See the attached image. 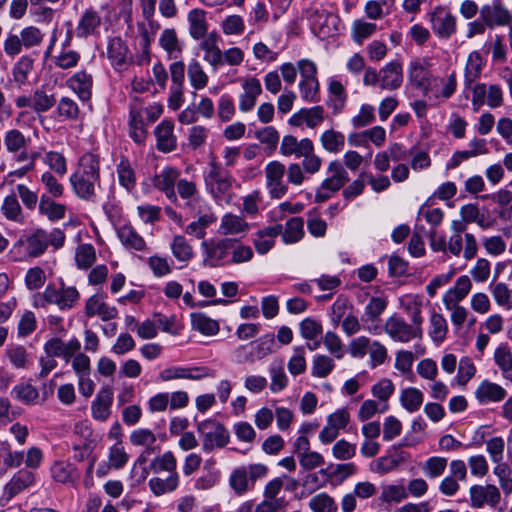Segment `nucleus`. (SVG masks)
Returning <instances> with one entry per match:
<instances>
[{
	"label": "nucleus",
	"mask_w": 512,
	"mask_h": 512,
	"mask_svg": "<svg viewBox=\"0 0 512 512\" xmlns=\"http://www.w3.org/2000/svg\"><path fill=\"white\" fill-rule=\"evenodd\" d=\"M325 120V110L322 106H313L310 108H302L294 113L290 119L291 126L299 127L305 124L308 128H315Z\"/></svg>",
	"instance_id": "nucleus-18"
},
{
	"label": "nucleus",
	"mask_w": 512,
	"mask_h": 512,
	"mask_svg": "<svg viewBox=\"0 0 512 512\" xmlns=\"http://www.w3.org/2000/svg\"><path fill=\"white\" fill-rule=\"evenodd\" d=\"M424 400L423 393L415 387L404 389L400 395V403L402 407L410 413L420 409Z\"/></svg>",
	"instance_id": "nucleus-48"
},
{
	"label": "nucleus",
	"mask_w": 512,
	"mask_h": 512,
	"mask_svg": "<svg viewBox=\"0 0 512 512\" xmlns=\"http://www.w3.org/2000/svg\"><path fill=\"white\" fill-rule=\"evenodd\" d=\"M197 431L202 438L204 452H211L215 448H223L230 440L229 431L221 423L212 419L199 422Z\"/></svg>",
	"instance_id": "nucleus-7"
},
{
	"label": "nucleus",
	"mask_w": 512,
	"mask_h": 512,
	"mask_svg": "<svg viewBox=\"0 0 512 512\" xmlns=\"http://www.w3.org/2000/svg\"><path fill=\"white\" fill-rule=\"evenodd\" d=\"M447 467V459L444 457H430L422 466V471L426 477L433 479L440 477Z\"/></svg>",
	"instance_id": "nucleus-62"
},
{
	"label": "nucleus",
	"mask_w": 512,
	"mask_h": 512,
	"mask_svg": "<svg viewBox=\"0 0 512 512\" xmlns=\"http://www.w3.org/2000/svg\"><path fill=\"white\" fill-rule=\"evenodd\" d=\"M491 294L499 306L508 310L512 308V293L507 284L498 282L491 286Z\"/></svg>",
	"instance_id": "nucleus-64"
},
{
	"label": "nucleus",
	"mask_w": 512,
	"mask_h": 512,
	"mask_svg": "<svg viewBox=\"0 0 512 512\" xmlns=\"http://www.w3.org/2000/svg\"><path fill=\"white\" fill-rule=\"evenodd\" d=\"M173 256L180 262H188L193 257V249L181 235H176L171 243Z\"/></svg>",
	"instance_id": "nucleus-57"
},
{
	"label": "nucleus",
	"mask_w": 512,
	"mask_h": 512,
	"mask_svg": "<svg viewBox=\"0 0 512 512\" xmlns=\"http://www.w3.org/2000/svg\"><path fill=\"white\" fill-rule=\"evenodd\" d=\"M33 110L40 114L49 111L56 103L53 94H48L43 89H36L33 94Z\"/></svg>",
	"instance_id": "nucleus-59"
},
{
	"label": "nucleus",
	"mask_w": 512,
	"mask_h": 512,
	"mask_svg": "<svg viewBox=\"0 0 512 512\" xmlns=\"http://www.w3.org/2000/svg\"><path fill=\"white\" fill-rule=\"evenodd\" d=\"M180 482L178 473L169 474L166 478L153 477L149 480V488L155 496H162L175 491Z\"/></svg>",
	"instance_id": "nucleus-38"
},
{
	"label": "nucleus",
	"mask_w": 512,
	"mask_h": 512,
	"mask_svg": "<svg viewBox=\"0 0 512 512\" xmlns=\"http://www.w3.org/2000/svg\"><path fill=\"white\" fill-rule=\"evenodd\" d=\"M41 297L46 303L54 304L60 310H70L78 304L80 293L76 287L66 286L64 282H61L59 288L48 285Z\"/></svg>",
	"instance_id": "nucleus-9"
},
{
	"label": "nucleus",
	"mask_w": 512,
	"mask_h": 512,
	"mask_svg": "<svg viewBox=\"0 0 512 512\" xmlns=\"http://www.w3.org/2000/svg\"><path fill=\"white\" fill-rule=\"evenodd\" d=\"M218 40L219 36L212 32L200 43V49L204 52L203 59L211 66L213 71H217L224 64L223 51L218 46Z\"/></svg>",
	"instance_id": "nucleus-20"
},
{
	"label": "nucleus",
	"mask_w": 512,
	"mask_h": 512,
	"mask_svg": "<svg viewBox=\"0 0 512 512\" xmlns=\"http://www.w3.org/2000/svg\"><path fill=\"white\" fill-rule=\"evenodd\" d=\"M160 46L168 53L169 58H177L182 51L176 31L172 28L163 30L159 38Z\"/></svg>",
	"instance_id": "nucleus-49"
},
{
	"label": "nucleus",
	"mask_w": 512,
	"mask_h": 512,
	"mask_svg": "<svg viewBox=\"0 0 512 512\" xmlns=\"http://www.w3.org/2000/svg\"><path fill=\"white\" fill-rule=\"evenodd\" d=\"M207 376L204 368L171 366L159 373V380L168 382L177 379L200 380Z\"/></svg>",
	"instance_id": "nucleus-25"
},
{
	"label": "nucleus",
	"mask_w": 512,
	"mask_h": 512,
	"mask_svg": "<svg viewBox=\"0 0 512 512\" xmlns=\"http://www.w3.org/2000/svg\"><path fill=\"white\" fill-rule=\"evenodd\" d=\"M304 222L300 217H292L282 226V240L285 244H293L300 241L304 236Z\"/></svg>",
	"instance_id": "nucleus-42"
},
{
	"label": "nucleus",
	"mask_w": 512,
	"mask_h": 512,
	"mask_svg": "<svg viewBox=\"0 0 512 512\" xmlns=\"http://www.w3.org/2000/svg\"><path fill=\"white\" fill-rule=\"evenodd\" d=\"M265 184L269 195L273 199H281L288 192V185L284 181L285 165L278 161H270L265 166Z\"/></svg>",
	"instance_id": "nucleus-11"
},
{
	"label": "nucleus",
	"mask_w": 512,
	"mask_h": 512,
	"mask_svg": "<svg viewBox=\"0 0 512 512\" xmlns=\"http://www.w3.org/2000/svg\"><path fill=\"white\" fill-rule=\"evenodd\" d=\"M253 257V250L250 246L243 244L239 238H233L231 247L230 264H241L249 262Z\"/></svg>",
	"instance_id": "nucleus-58"
},
{
	"label": "nucleus",
	"mask_w": 512,
	"mask_h": 512,
	"mask_svg": "<svg viewBox=\"0 0 512 512\" xmlns=\"http://www.w3.org/2000/svg\"><path fill=\"white\" fill-rule=\"evenodd\" d=\"M84 313L89 318L98 316L102 321H109L118 316L116 307L107 304L102 293L93 294L86 300Z\"/></svg>",
	"instance_id": "nucleus-16"
},
{
	"label": "nucleus",
	"mask_w": 512,
	"mask_h": 512,
	"mask_svg": "<svg viewBox=\"0 0 512 512\" xmlns=\"http://www.w3.org/2000/svg\"><path fill=\"white\" fill-rule=\"evenodd\" d=\"M268 471V467L262 463L237 467L229 475V487L235 495L243 496L253 490L255 482L265 478Z\"/></svg>",
	"instance_id": "nucleus-3"
},
{
	"label": "nucleus",
	"mask_w": 512,
	"mask_h": 512,
	"mask_svg": "<svg viewBox=\"0 0 512 512\" xmlns=\"http://www.w3.org/2000/svg\"><path fill=\"white\" fill-rule=\"evenodd\" d=\"M174 125L172 122L163 120L155 128L156 147L159 151L167 153L176 148V137L173 133Z\"/></svg>",
	"instance_id": "nucleus-32"
},
{
	"label": "nucleus",
	"mask_w": 512,
	"mask_h": 512,
	"mask_svg": "<svg viewBox=\"0 0 512 512\" xmlns=\"http://www.w3.org/2000/svg\"><path fill=\"white\" fill-rule=\"evenodd\" d=\"M429 18L432 31L438 37L448 39L456 32V18L447 8L436 7Z\"/></svg>",
	"instance_id": "nucleus-13"
},
{
	"label": "nucleus",
	"mask_w": 512,
	"mask_h": 512,
	"mask_svg": "<svg viewBox=\"0 0 512 512\" xmlns=\"http://www.w3.org/2000/svg\"><path fill=\"white\" fill-rule=\"evenodd\" d=\"M34 67V60L28 55L21 56L12 68V78L18 87L28 82V76Z\"/></svg>",
	"instance_id": "nucleus-44"
},
{
	"label": "nucleus",
	"mask_w": 512,
	"mask_h": 512,
	"mask_svg": "<svg viewBox=\"0 0 512 512\" xmlns=\"http://www.w3.org/2000/svg\"><path fill=\"white\" fill-rule=\"evenodd\" d=\"M113 394L109 389H102L92 402L91 411L94 419L105 421L111 413Z\"/></svg>",
	"instance_id": "nucleus-36"
},
{
	"label": "nucleus",
	"mask_w": 512,
	"mask_h": 512,
	"mask_svg": "<svg viewBox=\"0 0 512 512\" xmlns=\"http://www.w3.org/2000/svg\"><path fill=\"white\" fill-rule=\"evenodd\" d=\"M180 176L178 169L173 167H165L160 173L156 174L153 178V185L163 191L171 202L177 201V194L175 192V184Z\"/></svg>",
	"instance_id": "nucleus-23"
},
{
	"label": "nucleus",
	"mask_w": 512,
	"mask_h": 512,
	"mask_svg": "<svg viewBox=\"0 0 512 512\" xmlns=\"http://www.w3.org/2000/svg\"><path fill=\"white\" fill-rule=\"evenodd\" d=\"M187 20L189 23V34L195 39H204L207 36L208 23L206 19V11L195 8L189 11Z\"/></svg>",
	"instance_id": "nucleus-35"
},
{
	"label": "nucleus",
	"mask_w": 512,
	"mask_h": 512,
	"mask_svg": "<svg viewBox=\"0 0 512 512\" xmlns=\"http://www.w3.org/2000/svg\"><path fill=\"white\" fill-rule=\"evenodd\" d=\"M38 209L40 214L46 216L50 221L63 219L66 212L65 205L55 202L46 194L40 197Z\"/></svg>",
	"instance_id": "nucleus-40"
},
{
	"label": "nucleus",
	"mask_w": 512,
	"mask_h": 512,
	"mask_svg": "<svg viewBox=\"0 0 512 512\" xmlns=\"http://www.w3.org/2000/svg\"><path fill=\"white\" fill-rule=\"evenodd\" d=\"M320 143L326 152L338 154L344 149L345 136L342 132L330 128L321 133Z\"/></svg>",
	"instance_id": "nucleus-37"
},
{
	"label": "nucleus",
	"mask_w": 512,
	"mask_h": 512,
	"mask_svg": "<svg viewBox=\"0 0 512 512\" xmlns=\"http://www.w3.org/2000/svg\"><path fill=\"white\" fill-rule=\"evenodd\" d=\"M506 395L507 392L502 386L488 380L482 381L475 391L477 400L482 404L499 402L503 400Z\"/></svg>",
	"instance_id": "nucleus-33"
},
{
	"label": "nucleus",
	"mask_w": 512,
	"mask_h": 512,
	"mask_svg": "<svg viewBox=\"0 0 512 512\" xmlns=\"http://www.w3.org/2000/svg\"><path fill=\"white\" fill-rule=\"evenodd\" d=\"M117 176L119 184L127 191L134 189L136 185L135 172L127 159H122L117 165Z\"/></svg>",
	"instance_id": "nucleus-52"
},
{
	"label": "nucleus",
	"mask_w": 512,
	"mask_h": 512,
	"mask_svg": "<svg viewBox=\"0 0 512 512\" xmlns=\"http://www.w3.org/2000/svg\"><path fill=\"white\" fill-rule=\"evenodd\" d=\"M480 15L483 22L490 28L505 26L511 21L510 12L499 1L491 5H484L480 10Z\"/></svg>",
	"instance_id": "nucleus-26"
},
{
	"label": "nucleus",
	"mask_w": 512,
	"mask_h": 512,
	"mask_svg": "<svg viewBox=\"0 0 512 512\" xmlns=\"http://www.w3.org/2000/svg\"><path fill=\"white\" fill-rule=\"evenodd\" d=\"M107 57L115 69L122 70L125 68L130 59V51L121 37L116 36L108 40Z\"/></svg>",
	"instance_id": "nucleus-21"
},
{
	"label": "nucleus",
	"mask_w": 512,
	"mask_h": 512,
	"mask_svg": "<svg viewBox=\"0 0 512 512\" xmlns=\"http://www.w3.org/2000/svg\"><path fill=\"white\" fill-rule=\"evenodd\" d=\"M403 82L402 66L392 61L380 69V87L385 90H396Z\"/></svg>",
	"instance_id": "nucleus-30"
},
{
	"label": "nucleus",
	"mask_w": 512,
	"mask_h": 512,
	"mask_svg": "<svg viewBox=\"0 0 512 512\" xmlns=\"http://www.w3.org/2000/svg\"><path fill=\"white\" fill-rule=\"evenodd\" d=\"M188 78L193 88L201 90L208 84V75L197 60H192L188 65Z\"/></svg>",
	"instance_id": "nucleus-56"
},
{
	"label": "nucleus",
	"mask_w": 512,
	"mask_h": 512,
	"mask_svg": "<svg viewBox=\"0 0 512 512\" xmlns=\"http://www.w3.org/2000/svg\"><path fill=\"white\" fill-rule=\"evenodd\" d=\"M155 433L148 428H138L131 432L129 441L133 446L144 447L145 449L139 454L136 464H145L152 454L160 451V446L156 443Z\"/></svg>",
	"instance_id": "nucleus-12"
},
{
	"label": "nucleus",
	"mask_w": 512,
	"mask_h": 512,
	"mask_svg": "<svg viewBox=\"0 0 512 512\" xmlns=\"http://www.w3.org/2000/svg\"><path fill=\"white\" fill-rule=\"evenodd\" d=\"M15 246L23 247L26 255L29 257H39L48 248L46 244V230L36 229L25 237L20 238Z\"/></svg>",
	"instance_id": "nucleus-22"
},
{
	"label": "nucleus",
	"mask_w": 512,
	"mask_h": 512,
	"mask_svg": "<svg viewBox=\"0 0 512 512\" xmlns=\"http://www.w3.org/2000/svg\"><path fill=\"white\" fill-rule=\"evenodd\" d=\"M67 86L73 90L78 97L83 100H89L92 90V76L85 71H79L67 80Z\"/></svg>",
	"instance_id": "nucleus-34"
},
{
	"label": "nucleus",
	"mask_w": 512,
	"mask_h": 512,
	"mask_svg": "<svg viewBox=\"0 0 512 512\" xmlns=\"http://www.w3.org/2000/svg\"><path fill=\"white\" fill-rule=\"evenodd\" d=\"M406 309L410 311L411 323L398 315L388 317L384 323V332L395 342L407 343L422 338L421 304L413 301Z\"/></svg>",
	"instance_id": "nucleus-2"
},
{
	"label": "nucleus",
	"mask_w": 512,
	"mask_h": 512,
	"mask_svg": "<svg viewBox=\"0 0 512 512\" xmlns=\"http://www.w3.org/2000/svg\"><path fill=\"white\" fill-rule=\"evenodd\" d=\"M177 460L173 452L167 451L162 455H157L149 464V469L153 473L168 472L169 474L178 473L176 471Z\"/></svg>",
	"instance_id": "nucleus-47"
},
{
	"label": "nucleus",
	"mask_w": 512,
	"mask_h": 512,
	"mask_svg": "<svg viewBox=\"0 0 512 512\" xmlns=\"http://www.w3.org/2000/svg\"><path fill=\"white\" fill-rule=\"evenodd\" d=\"M256 359H262L274 351L275 339L273 334H266L250 342Z\"/></svg>",
	"instance_id": "nucleus-60"
},
{
	"label": "nucleus",
	"mask_w": 512,
	"mask_h": 512,
	"mask_svg": "<svg viewBox=\"0 0 512 512\" xmlns=\"http://www.w3.org/2000/svg\"><path fill=\"white\" fill-rule=\"evenodd\" d=\"M408 78L411 84L422 90L425 94L430 91L437 79L427 69V62L425 60H414L408 67Z\"/></svg>",
	"instance_id": "nucleus-15"
},
{
	"label": "nucleus",
	"mask_w": 512,
	"mask_h": 512,
	"mask_svg": "<svg viewBox=\"0 0 512 512\" xmlns=\"http://www.w3.org/2000/svg\"><path fill=\"white\" fill-rule=\"evenodd\" d=\"M11 395L25 405H37L39 403V391L30 383H19L11 390Z\"/></svg>",
	"instance_id": "nucleus-46"
},
{
	"label": "nucleus",
	"mask_w": 512,
	"mask_h": 512,
	"mask_svg": "<svg viewBox=\"0 0 512 512\" xmlns=\"http://www.w3.org/2000/svg\"><path fill=\"white\" fill-rule=\"evenodd\" d=\"M314 146L313 142L309 138L297 139L293 135H285L282 138L280 145V153L283 156H295L301 158L302 155L310 152V148Z\"/></svg>",
	"instance_id": "nucleus-29"
},
{
	"label": "nucleus",
	"mask_w": 512,
	"mask_h": 512,
	"mask_svg": "<svg viewBox=\"0 0 512 512\" xmlns=\"http://www.w3.org/2000/svg\"><path fill=\"white\" fill-rule=\"evenodd\" d=\"M19 36L20 41L25 49L38 47L44 39V34L42 31L35 26H27L23 28L20 31Z\"/></svg>",
	"instance_id": "nucleus-61"
},
{
	"label": "nucleus",
	"mask_w": 512,
	"mask_h": 512,
	"mask_svg": "<svg viewBox=\"0 0 512 512\" xmlns=\"http://www.w3.org/2000/svg\"><path fill=\"white\" fill-rule=\"evenodd\" d=\"M234 183L232 175L212 159L204 173V184L208 193L216 201H221L231 192Z\"/></svg>",
	"instance_id": "nucleus-4"
},
{
	"label": "nucleus",
	"mask_w": 512,
	"mask_h": 512,
	"mask_svg": "<svg viewBox=\"0 0 512 512\" xmlns=\"http://www.w3.org/2000/svg\"><path fill=\"white\" fill-rule=\"evenodd\" d=\"M408 498V492L403 484L384 485L381 489L380 500L383 503H400Z\"/></svg>",
	"instance_id": "nucleus-50"
},
{
	"label": "nucleus",
	"mask_w": 512,
	"mask_h": 512,
	"mask_svg": "<svg viewBox=\"0 0 512 512\" xmlns=\"http://www.w3.org/2000/svg\"><path fill=\"white\" fill-rule=\"evenodd\" d=\"M232 245V237L204 240L201 243L204 264L213 268L230 264Z\"/></svg>",
	"instance_id": "nucleus-5"
},
{
	"label": "nucleus",
	"mask_w": 512,
	"mask_h": 512,
	"mask_svg": "<svg viewBox=\"0 0 512 512\" xmlns=\"http://www.w3.org/2000/svg\"><path fill=\"white\" fill-rule=\"evenodd\" d=\"M1 211L6 219L21 223L24 219L21 205L15 194L6 196L3 200Z\"/></svg>",
	"instance_id": "nucleus-51"
},
{
	"label": "nucleus",
	"mask_w": 512,
	"mask_h": 512,
	"mask_svg": "<svg viewBox=\"0 0 512 512\" xmlns=\"http://www.w3.org/2000/svg\"><path fill=\"white\" fill-rule=\"evenodd\" d=\"M6 356L16 369H27L31 362L26 348L21 345L9 347Z\"/></svg>",
	"instance_id": "nucleus-54"
},
{
	"label": "nucleus",
	"mask_w": 512,
	"mask_h": 512,
	"mask_svg": "<svg viewBox=\"0 0 512 512\" xmlns=\"http://www.w3.org/2000/svg\"><path fill=\"white\" fill-rule=\"evenodd\" d=\"M282 232V225L275 224L256 232L253 244L257 253L266 254L275 244V238Z\"/></svg>",
	"instance_id": "nucleus-31"
},
{
	"label": "nucleus",
	"mask_w": 512,
	"mask_h": 512,
	"mask_svg": "<svg viewBox=\"0 0 512 512\" xmlns=\"http://www.w3.org/2000/svg\"><path fill=\"white\" fill-rule=\"evenodd\" d=\"M75 261L79 269L87 270L96 261L95 248L91 244H81L76 248Z\"/></svg>",
	"instance_id": "nucleus-55"
},
{
	"label": "nucleus",
	"mask_w": 512,
	"mask_h": 512,
	"mask_svg": "<svg viewBox=\"0 0 512 512\" xmlns=\"http://www.w3.org/2000/svg\"><path fill=\"white\" fill-rule=\"evenodd\" d=\"M102 25V18L98 11L89 8L80 16L76 26V36L79 38H87L99 34Z\"/></svg>",
	"instance_id": "nucleus-24"
},
{
	"label": "nucleus",
	"mask_w": 512,
	"mask_h": 512,
	"mask_svg": "<svg viewBox=\"0 0 512 512\" xmlns=\"http://www.w3.org/2000/svg\"><path fill=\"white\" fill-rule=\"evenodd\" d=\"M472 106L478 111L484 104L495 109L503 105L504 92L500 85L477 83L472 87Z\"/></svg>",
	"instance_id": "nucleus-10"
},
{
	"label": "nucleus",
	"mask_w": 512,
	"mask_h": 512,
	"mask_svg": "<svg viewBox=\"0 0 512 512\" xmlns=\"http://www.w3.org/2000/svg\"><path fill=\"white\" fill-rule=\"evenodd\" d=\"M309 507L313 512H336L337 505L327 493H319L309 501Z\"/></svg>",
	"instance_id": "nucleus-63"
},
{
	"label": "nucleus",
	"mask_w": 512,
	"mask_h": 512,
	"mask_svg": "<svg viewBox=\"0 0 512 512\" xmlns=\"http://www.w3.org/2000/svg\"><path fill=\"white\" fill-rule=\"evenodd\" d=\"M242 93L239 96V110L243 113H247L256 105L257 98L262 93V86L256 77H247L242 81Z\"/></svg>",
	"instance_id": "nucleus-17"
},
{
	"label": "nucleus",
	"mask_w": 512,
	"mask_h": 512,
	"mask_svg": "<svg viewBox=\"0 0 512 512\" xmlns=\"http://www.w3.org/2000/svg\"><path fill=\"white\" fill-rule=\"evenodd\" d=\"M34 482L32 472L22 469L19 470L5 486V492L9 498L14 497Z\"/></svg>",
	"instance_id": "nucleus-39"
},
{
	"label": "nucleus",
	"mask_w": 512,
	"mask_h": 512,
	"mask_svg": "<svg viewBox=\"0 0 512 512\" xmlns=\"http://www.w3.org/2000/svg\"><path fill=\"white\" fill-rule=\"evenodd\" d=\"M250 229L249 223L242 217L226 213L221 217L218 233L223 236H246Z\"/></svg>",
	"instance_id": "nucleus-19"
},
{
	"label": "nucleus",
	"mask_w": 512,
	"mask_h": 512,
	"mask_svg": "<svg viewBox=\"0 0 512 512\" xmlns=\"http://www.w3.org/2000/svg\"><path fill=\"white\" fill-rule=\"evenodd\" d=\"M30 139L27 138L20 130L16 128L5 131L3 142L9 153L16 154L25 149Z\"/></svg>",
	"instance_id": "nucleus-45"
},
{
	"label": "nucleus",
	"mask_w": 512,
	"mask_h": 512,
	"mask_svg": "<svg viewBox=\"0 0 512 512\" xmlns=\"http://www.w3.org/2000/svg\"><path fill=\"white\" fill-rule=\"evenodd\" d=\"M121 243L128 249L142 251L146 247L144 239L135 231L132 226L124 225L117 231Z\"/></svg>",
	"instance_id": "nucleus-43"
},
{
	"label": "nucleus",
	"mask_w": 512,
	"mask_h": 512,
	"mask_svg": "<svg viewBox=\"0 0 512 512\" xmlns=\"http://www.w3.org/2000/svg\"><path fill=\"white\" fill-rule=\"evenodd\" d=\"M471 506L483 508L485 505L496 508L501 501V493L493 484L473 485L469 489Z\"/></svg>",
	"instance_id": "nucleus-14"
},
{
	"label": "nucleus",
	"mask_w": 512,
	"mask_h": 512,
	"mask_svg": "<svg viewBox=\"0 0 512 512\" xmlns=\"http://www.w3.org/2000/svg\"><path fill=\"white\" fill-rule=\"evenodd\" d=\"M139 45L142 50L141 58L143 61L148 62L150 60V45L154 41V38L160 29V25L157 21H143L137 24Z\"/></svg>",
	"instance_id": "nucleus-27"
},
{
	"label": "nucleus",
	"mask_w": 512,
	"mask_h": 512,
	"mask_svg": "<svg viewBox=\"0 0 512 512\" xmlns=\"http://www.w3.org/2000/svg\"><path fill=\"white\" fill-rule=\"evenodd\" d=\"M215 221L216 217L214 214L201 215L197 220L187 225L185 232L197 239H203L206 236V229Z\"/></svg>",
	"instance_id": "nucleus-53"
},
{
	"label": "nucleus",
	"mask_w": 512,
	"mask_h": 512,
	"mask_svg": "<svg viewBox=\"0 0 512 512\" xmlns=\"http://www.w3.org/2000/svg\"><path fill=\"white\" fill-rule=\"evenodd\" d=\"M191 325L193 330L206 336L216 335L220 330L218 322L202 312L191 314Z\"/></svg>",
	"instance_id": "nucleus-41"
},
{
	"label": "nucleus",
	"mask_w": 512,
	"mask_h": 512,
	"mask_svg": "<svg viewBox=\"0 0 512 512\" xmlns=\"http://www.w3.org/2000/svg\"><path fill=\"white\" fill-rule=\"evenodd\" d=\"M327 172L329 176L322 181L320 187L316 191L315 200L317 202H324L328 200L349 180L347 171L338 160L329 162Z\"/></svg>",
	"instance_id": "nucleus-8"
},
{
	"label": "nucleus",
	"mask_w": 512,
	"mask_h": 512,
	"mask_svg": "<svg viewBox=\"0 0 512 512\" xmlns=\"http://www.w3.org/2000/svg\"><path fill=\"white\" fill-rule=\"evenodd\" d=\"M485 64L486 59L479 51L469 53L464 70V84L466 88L472 89L473 84L480 78Z\"/></svg>",
	"instance_id": "nucleus-28"
},
{
	"label": "nucleus",
	"mask_w": 512,
	"mask_h": 512,
	"mask_svg": "<svg viewBox=\"0 0 512 512\" xmlns=\"http://www.w3.org/2000/svg\"><path fill=\"white\" fill-rule=\"evenodd\" d=\"M287 475L275 477L268 481L263 488V499L256 505L255 512H285L288 501L279 496L283 487L284 480Z\"/></svg>",
	"instance_id": "nucleus-6"
},
{
	"label": "nucleus",
	"mask_w": 512,
	"mask_h": 512,
	"mask_svg": "<svg viewBox=\"0 0 512 512\" xmlns=\"http://www.w3.org/2000/svg\"><path fill=\"white\" fill-rule=\"evenodd\" d=\"M70 184L78 198L95 201L97 189L100 188V165L96 155L87 153L80 158L76 170L70 176Z\"/></svg>",
	"instance_id": "nucleus-1"
}]
</instances>
